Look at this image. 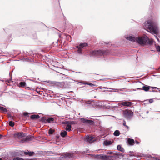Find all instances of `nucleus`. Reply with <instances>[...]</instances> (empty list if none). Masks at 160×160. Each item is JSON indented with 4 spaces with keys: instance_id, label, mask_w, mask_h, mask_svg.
<instances>
[{
    "instance_id": "obj_1",
    "label": "nucleus",
    "mask_w": 160,
    "mask_h": 160,
    "mask_svg": "<svg viewBox=\"0 0 160 160\" xmlns=\"http://www.w3.org/2000/svg\"><path fill=\"white\" fill-rule=\"evenodd\" d=\"M125 38L127 40L141 45H144L148 44L152 45L153 43L152 40H150L147 36L134 37L133 35L125 36Z\"/></svg>"
},
{
    "instance_id": "obj_2",
    "label": "nucleus",
    "mask_w": 160,
    "mask_h": 160,
    "mask_svg": "<svg viewBox=\"0 0 160 160\" xmlns=\"http://www.w3.org/2000/svg\"><path fill=\"white\" fill-rule=\"evenodd\" d=\"M144 28L147 29L152 34H157L159 32V30L157 24L152 20H148L145 22Z\"/></svg>"
},
{
    "instance_id": "obj_3",
    "label": "nucleus",
    "mask_w": 160,
    "mask_h": 160,
    "mask_svg": "<svg viewBox=\"0 0 160 160\" xmlns=\"http://www.w3.org/2000/svg\"><path fill=\"white\" fill-rule=\"evenodd\" d=\"M108 53V50L104 51L98 50L92 51L90 55L92 57H99L100 56L107 54Z\"/></svg>"
},
{
    "instance_id": "obj_4",
    "label": "nucleus",
    "mask_w": 160,
    "mask_h": 160,
    "mask_svg": "<svg viewBox=\"0 0 160 160\" xmlns=\"http://www.w3.org/2000/svg\"><path fill=\"white\" fill-rule=\"evenodd\" d=\"M123 114L125 118L128 120H130L132 118L133 113L130 110L126 109L123 111Z\"/></svg>"
},
{
    "instance_id": "obj_5",
    "label": "nucleus",
    "mask_w": 160,
    "mask_h": 160,
    "mask_svg": "<svg viewBox=\"0 0 160 160\" xmlns=\"http://www.w3.org/2000/svg\"><path fill=\"white\" fill-rule=\"evenodd\" d=\"M94 157L96 159H109V158L113 157V155L112 156H108L104 154H99L97 155H94Z\"/></svg>"
},
{
    "instance_id": "obj_6",
    "label": "nucleus",
    "mask_w": 160,
    "mask_h": 160,
    "mask_svg": "<svg viewBox=\"0 0 160 160\" xmlns=\"http://www.w3.org/2000/svg\"><path fill=\"white\" fill-rule=\"evenodd\" d=\"M34 139V137L32 136H28L20 140L19 142L21 143H26L30 141H32Z\"/></svg>"
},
{
    "instance_id": "obj_7",
    "label": "nucleus",
    "mask_w": 160,
    "mask_h": 160,
    "mask_svg": "<svg viewBox=\"0 0 160 160\" xmlns=\"http://www.w3.org/2000/svg\"><path fill=\"white\" fill-rule=\"evenodd\" d=\"M133 103L131 102H128V101H124L118 104L119 106L122 107V106L130 107Z\"/></svg>"
},
{
    "instance_id": "obj_8",
    "label": "nucleus",
    "mask_w": 160,
    "mask_h": 160,
    "mask_svg": "<svg viewBox=\"0 0 160 160\" xmlns=\"http://www.w3.org/2000/svg\"><path fill=\"white\" fill-rule=\"evenodd\" d=\"M88 46V44L86 43H81L79 46H77V48L78 49V52L79 53L82 54V50L83 47Z\"/></svg>"
},
{
    "instance_id": "obj_9",
    "label": "nucleus",
    "mask_w": 160,
    "mask_h": 160,
    "mask_svg": "<svg viewBox=\"0 0 160 160\" xmlns=\"http://www.w3.org/2000/svg\"><path fill=\"white\" fill-rule=\"evenodd\" d=\"M73 156L74 155L73 154L67 152L62 155L61 156V158L63 159H67L68 158H70L73 157Z\"/></svg>"
},
{
    "instance_id": "obj_10",
    "label": "nucleus",
    "mask_w": 160,
    "mask_h": 160,
    "mask_svg": "<svg viewBox=\"0 0 160 160\" xmlns=\"http://www.w3.org/2000/svg\"><path fill=\"white\" fill-rule=\"evenodd\" d=\"M14 137L16 138H18L20 139L25 136V134L23 133L16 132L14 135Z\"/></svg>"
},
{
    "instance_id": "obj_11",
    "label": "nucleus",
    "mask_w": 160,
    "mask_h": 160,
    "mask_svg": "<svg viewBox=\"0 0 160 160\" xmlns=\"http://www.w3.org/2000/svg\"><path fill=\"white\" fill-rule=\"evenodd\" d=\"M83 102L85 103L88 106L89 105H92L93 106L94 105L98 106V104L96 103H94V104H93L92 103H94V101L93 100H89L88 101H84Z\"/></svg>"
},
{
    "instance_id": "obj_12",
    "label": "nucleus",
    "mask_w": 160,
    "mask_h": 160,
    "mask_svg": "<svg viewBox=\"0 0 160 160\" xmlns=\"http://www.w3.org/2000/svg\"><path fill=\"white\" fill-rule=\"evenodd\" d=\"M81 121L84 123L89 124L90 125L93 124L94 122L91 120H88L83 118H81Z\"/></svg>"
},
{
    "instance_id": "obj_13",
    "label": "nucleus",
    "mask_w": 160,
    "mask_h": 160,
    "mask_svg": "<svg viewBox=\"0 0 160 160\" xmlns=\"http://www.w3.org/2000/svg\"><path fill=\"white\" fill-rule=\"evenodd\" d=\"M150 87L148 86H143L142 88H137V89L143 90L145 91H148L150 89Z\"/></svg>"
},
{
    "instance_id": "obj_14",
    "label": "nucleus",
    "mask_w": 160,
    "mask_h": 160,
    "mask_svg": "<svg viewBox=\"0 0 160 160\" xmlns=\"http://www.w3.org/2000/svg\"><path fill=\"white\" fill-rule=\"evenodd\" d=\"M93 138V137L87 136L85 138V140L86 142H90L92 141Z\"/></svg>"
},
{
    "instance_id": "obj_15",
    "label": "nucleus",
    "mask_w": 160,
    "mask_h": 160,
    "mask_svg": "<svg viewBox=\"0 0 160 160\" xmlns=\"http://www.w3.org/2000/svg\"><path fill=\"white\" fill-rule=\"evenodd\" d=\"M40 118V116L38 115H33L30 116V118L32 119H38Z\"/></svg>"
},
{
    "instance_id": "obj_16",
    "label": "nucleus",
    "mask_w": 160,
    "mask_h": 160,
    "mask_svg": "<svg viewBox=\"0 0 160 160\" xmlns=\"http://www.w3.org/2000/svg\"><path fill=\"white\" fill-rule=\"evenodd\" d=\"M117 149L118 150L122 152H123L124 151V150L123 149V148L120 145H118L117 146Z\"/></svg>"
},
{
    "instance_id": "obj_17",
    "label": "nucleus",
    "mask_w": 160,
    "mask_h": 160,
    "mask_svg": "<svg viewBox=\"0 0 160 160\" xmlns=\"http://www.w3.org/2000/svg\"><path fill=\"white\" fill-rule=\"evenodd\" d=\"M128 143L131 145H133L134 143V141L133 139L129 138L128 139Z\"/></svg>"
},
{
    "instance_id": "obj_18",
    "label": "nucleus",
    "mask_w": 160,
    "mask_h": 160,
    "mask_svg": "<svg viewBox=\"0 0 160 160\" xmlns=\"http://www.w3.org/2000/svg\"><path fill=\"white\" fill-rule=\"evenodd\" d=\"M67 134V132L65 131H64L61 132L60 135L62 137H64Z\"/></svg>"
},
{
    "instance_id": "obj_19",
    "label": "nucleus",
    "mask_w": 160,
    "mask_h": 160,
    "mask_svg": "<svg viewBox=\"0 0 160 160\" xmlns=\"http://www.w3.org/2000/svg\"><path fill=\"white\" fill-rule=\"evenodd\" d=\"M71 124H68L66 126V127L65 128V129L67 131H70L71 130Z\"/></svg>"
},
{
    "instance_id": "obj_20",
    "label": "nucleus",
    "mask_w": 160,
    "mask_h": 160,
    "mask_svg": "<svg viewBox=\"0 0 160 160\" xmlns=\"http://www.w3.org/2000/svg\"><path fill=\"white\" fill-rule=\"evenodd\" d=\"M46 121L48 122H52L54 121V118L52 117L48 118Z\"/></svg>"
},
{
    "instance_id": "obj_21",
    "label": "nucleus",
    "mask_w": 160,
    "mask_h": 160,
    "mask_svg": "<svg viewBox=\"0 0 160 160\" xmlns=\"http://www.w3.org/2000/svg\"><path fill=\"white\" fill-rule=\"evenodd\" d=\"M120 134V132L118 130H116L115 131L114 133V135L115 136H118Z\"/></svg>"
},
{
    "instance_id": "obj_22",
    "label": "nucleus",
    "mask_w": 160,
    "mask_h": 160,
    "mask_svg": "<svg viewBox=\"0 0 160 160\" xmlns=\"http://www.w3.org/2000/svg\"><path fill=\"white\" fill-rule=\"evenodd\" d=\"M104 143L106 145H108L111 144L112 142L110 141L106 140L105 141Z\"/></svg>"
},
{
    "instance_id": "obj_23",
    "label": "nucleus",
    "mask_w": 160,
    "mask_h": 160,
    "mask_svg": "<svg viewBox=\"0 0 160 160\" xmlns=\"http://www.w3.org/2000/svg\"><path fill=\"white\" fill-rule=\"evenodd\" d=\"M0 110L4 112H6L7 111V110L6 108L1 106H0Z\"/></svg>"
},
{
    "instance_id": "obj_24",
    "label": "nucleus",
    "mask_w": 160,
    "mask_h": 160,
    "mask_svg": "<svg viewBox=\"0 0 160 160\" xmlns=\"http://www.w3.org/2000/svg\"><path fill=\"white\" fill-rule=\"evenodd\" d=\"M19 84L21 87H24L26 86V83L25 82H21L19 83Z\"/></svg>"
},
{
    "instance_id": "obj_25",
    "label": "nucleus",
    "mask_w": 160,
    "mask_h": 160,
    "mask_svg": "<svg viewBox=\"0 0 160 160\" xmlns=\"http://www.w3.org/2000/svg\"><path fill=\"white\" fill-rule=\"evenodd\" d=\"M148 158H149L150 159H151V160L154 159V160H160V159L159 158H157L156 157L154 158L153 157H152L151 156H148Z\"/></svg>"
},
{
    "instance_id": "obj_26",
    "label": "nucleus",
    "mask_w": 160,
    "mask_h": 160,
    "mask_svg": "<svg viewBox=\"0 0 160 160\" xmlns=\"http://www.w3.org/2000/svg\"><path fill=\"white\" fill-rule=\"evenodd\" d=\"M62 123L65 124V125H66V126H67L68 124H71L72 123V122L69 121H66L63 122Z\"/></svg>"
},
{
    "instance_id": "obj_27",
    "label": "nucleus",
    "mask_w": 160,
    "mask_h": 160,
    "mask_svg": "<svg viewBox=\"0 0 160 160\" xmlns=\"http://www.w3.org/2000/svg\"><path fill=\"white\" fill-rule=\"evenodd\" d=\"M9 125L10 126L13 127L14 125V123L12 121H11L9 122Z\"/></svg>"
},
{
    "instance_id": "obj_28",
    "label": "nucleus",
    "mask_w": 160,
    "mask_h": 160,
    "mask_svg": "<svg viewBox=\"0 0 160 160\" xmlns=\"http://www.w3.org/2000/svg\"><path fill=\"white\" fill-rule=\"evenodd\" d=\"M13 160H24L22 158H19V157H16L15 158H14Z\"/></svg>"
},
{
    "instance_id": "obj_29",
    "label": "nucleus",
    "mask_w": 160,
    "mask_h": 160,
    "mask_svg": "<svg viewBox=\"0 0 160 160\" xmlns=\"http://www.w3.org/2000/svg\"><path fill=\"white\" fill-rule=\"evenodd\" d=\"M126 122L124 120L123 122V125L125 126L126 128H127L128 129L129 128V127L128 126L126 125Z\"/></svg>"
},
{
    "instance_id": "obj_30",
    "label": "nucleus",
    "mask_w": 160,
    "mask_h": 160,
    "mask_svg": "<svg viewBox=\"0 0 160 160\" xmlns=\"http://www.w3.org/2000/svg\"><path fill=\"white\" fill-rule=\"evenodd\" d=\"M156 48L157 51L158 52H160V47L159 46H157L156 45Z\"/></svg>"
},
{
    "instance_id": "obj_31",
    "label": "nucleus",
    "mask_w": 160,
    "mask_h": 160,
    "mask_svg": "<svg viewBox=\"0 0 160 160\" xmlns=\"http://www.w3.org/2000/svg\"><path fill=\"white\" fill-rule=\"evenodd\" d=\"M54 132V130L52 129H50L49 130V133L50 134H52Z\"/></svg>"
},
{
    "instance_id": "obj_32",
    "label": "nucleus",
    "mask_w": 160,
    "mask_h": 160,
    "mask_svg": "<svg viewBox=\"0 0 160 160\" xmlns=\"http://www.w3.org/2000/svg\"><path fill=\"white\" fill-rule=\"evenodd\" d=\"M28 155L29 156H32L34 154V152H28Z\"/></svg>"
},
{
    "instance_id": "obj_33",
    "label": "nucleus",
    "mask_w": 160,
    "mask_h": 160,
    "mask_svg": "<svg viewBox=\"0 0 160 160\" xmlns=\"http://www.w3.org/2000/svg\"><path fill=\"white\" fill-rule=\"evenodd\" d=\"M23 114V115L25 116H28V113L27 112H24Z\"/></svg>"
},
{
    "instance_id": "obj_34",
    "label": "nucleus",
    "mask_w": 160,
    "mask_h": 160,
    "mask_svg": "<svg viewBox=\"0 0 160 160\" xmlns=\"http://www.w3.org/2000/svg\"><path fill=\"white\" fill-rule=\"evenodd\" d=\"M110 89L113 90V91H114V92H118V91H119V90L118 89H113V88H110Z\"/></svg>"
},
{
    "instance_id": "obj_35",
    "label": "nucleus",
    "mask_w": 160,
    "mask_h": 160,
    "mask_svg": "<svg viewBox=\"0 0 160 160\" xmlns=\"http://www.w3.org/2000/svg\"><path fill=\"white\" fill-rule=\"evenodd\" d=\"M88 85L90 86H91L92 87H93V86H94V85L93 84L90 82L88 83Z\"/></svg>"
},
{
    "instance_id": "obj_36",
    "label": "nucleus",
    "mask_w": 160,
    "mask_h": 160,
    "mask_svg": "<svg viewBox=\"0 0 160 160\" xmlns=\"http://www.w3.org/2000/svg\"><path fill=\"white\" fill-rule=\"evenodd\" d=\"M152 88H156V89H159V91L160 92V89H159L158 88L156 87H152Z\"/></svg>"
},
{
    "instance_id": "obj_37",
    "label": "nucleus",
    "mask_w": 160,
    "mask_h": 160,
    "mask_svg": "<svg viewBox=\"0 0 160 160\" xmlns=\"http://www.w3.org/2000/svg\"><path fill=\"white\" fill-rule=\"evenodd\" d=\"M153 101V99H150L149 101V102L151 103Z\"/></svg>"
},
{
    "instance_id": "obj_38",
    "label": "nucleus",
    "mask_w": 160,
    "mask_h": 160,
    "mask_svg": "<svg viewBox=\"0 0 160 160\" xmlns=\"http://www.w3.org/2000/svg\"><path fill=\"white\" fill-rule=\"evenodd\" d=\"M29 152H24V154H25V155H28V153Z\"/></svg>"
},
{
    "instance_id": "obj_39",
    "label": "nucleus",
    "mask_w": 160,
    "mask_h": 160,
    "mask_svg": "<svg viewBox=\"0 0 160 160\" xmlns=\"http://www.w3.org/2000/svg\"><path fill=\"white\" fill-rule=\"evenodd\" d=\"M155 36V37L157 39V40H158V41H159V38H158L156 36Z\"/></svg>"
},
{
    "instance_id": "obj_40",
    "label": "nucleus",
    "mask_w": 160,
    "mask_h": 160,
    "mask_svg": "<svg viewBox=\"0 0 160 160\" xmlns=\"http://www.w3.org/2000/svg\"><path fill=\"white\" fill-rule=\"evenodd\" d=\"M108 154H112V153H113V152H108L107 153Z\"/></svg>"
},
{
    "instance_id": "obj_41",
    "label": "nucleus",
    "mask_w": 160,
    "mask_h": 160,
    "mask_svg": "<svg viewBox=\"0 0 160 160\" xmlns=\"http://www.w3.org/2000/svg\"><path fill=\"white\" fill-rule=\"evenodd\" d=\"M88 83H89V82H84V84H88Z\"/></svg>"
},
{
    "instance_id": "obj_42",
    "label": "nucleus",
    "mask_w": 160,
    "mask_h": 160,
    "mask_svg": "<svg viewBox=\"0 0 160 160\" xmlns=\"http://www.w3.org/2000/svg\"><path fill=\"white\" fill-rule=\"evenodd\" d=\"M8 117H12L11 115L10 114H8Z\"/></svg>"
},
{
    "instance_id": "obj_43",
    "label": "nucleus",
    "mask_w": 160,
    "mask_h": 160,
    "mask_svg": "<svg viewBox=\"0 0 160 160\" xmlns=\"http://www.w3.org/2000/svg\"><path fill=\"white\" fill-rule=\"evenodd\" d=\"M2 136L0 134V139L2 138Z\"/></svg>"
},
{
    "instance_id": "obj_44",
    "label": "nucleus",
    "mask_w": 160,
    "mask_h": 160,
    "mask_svg": "<svg viewBox=\"0 0 160 160\" xmlns=\"http://www.w3.org/2000/svg\"><path fill=\"white\" fill-rule=\"evenodd\" d=\"M136 143H137V144H138V143H139V142H138V141H136Z\"/></svg>"
},
{
    "instance_id": "obj_45",
    "label": "nucleus",
    "mask_w": 160,
    "mask_h": 160,
    "mask_svg": "<svg viewBox=\"0 0 160 160\" xmlns=\"http://www.w3.org/2000/svg\"><path fill=\"white\" fill-rule=\"evenodd\" d=\"M82 101H83V100L82 99L81 100L80 102H82Z\"/></svg>"
},
{
    "instance_id": "obj_46",
    "label": "nucleus",
    "mask_w": 160,
    "mask_h": 160,
    "mask_svg": "<svg viewBox=\"0 0 160 160\" xmlns=\"http://www.w3.org/2000/svg\"><path fill=\"white\" fill-rule=\"evenodd\" d=\"M0 160H2V159L1 158H0Z\"/></svg>"
},
{
    "instance_id": "obj_47",
    "label": "nucleus",
    "mask_w": 160,
    "mask_h": 160,
    "mask_svg": "<svg viewBox=\"0 0 160 160\" xmlns=\"http://www.w3.org/2000/svg\"><path fill=\"white\" fill-rule=\"evenodd\" d=\"M148 112H147V114H148Z\"/></svg>"
},
{
    "instance_id": "obj_48",
    "label": "nucleus",
    "mask_w": 160,
    "mask_h": 160,
    "mask_svg": "<svg viewBox=\"0 0 160 160\" xmlns=\"http://www.w3.org/2000/svg\"><path fill=\"white\" fill-rule=\"evenodd\" d=\"M100 89H101V88H101V87H100Z\"/></svg>"
},
{
    "instance_id": "obj_49",
    "label": "nucleus",
    "mask_w": 160,
    "mask_h": 160,
    "mask_svg": "<svg viewBox=\"0 0 160 160\" xmlns=\"http://www.w3.org/2000/svg\"><path fill=\"white\" fill-rule=\"evenodd\" d=\"M29 160H32V159H30Z\"/></svg>"
}]
</instances>
